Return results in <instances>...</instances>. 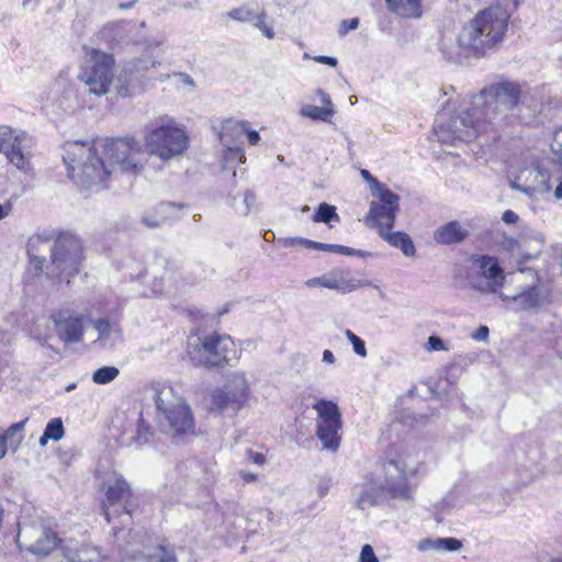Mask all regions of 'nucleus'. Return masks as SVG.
<instances>
[{"mask_svg":"<svg viewBox=\"0 0 562 562\" xmlns=\"http://www.w3.org/2000/svg\"><path fill=\"white\" fill-rule=\"evenodd\" d=\"M521 87L512 81H502L483 89L474 95L471 108L446 121L447 113L436 119L435 134L443 144L479 142L481 147H491L499 137L498 128L510 124L519 108Z\"/></svg>","mask_w":562,"mask_h":562,"instance_id":"obj_1","label":"nucleus"},{"mask_svg":"<svg viewBox=\"0 0 562 562\" xmlns=\"http://www.w3.org/2000/svg\"><path fill=\"white\" fill-rule=\"evenodd\" d=\"M64 150L68 176L83 189L103 188L117 171L137 173L143 169V146L134 137L67 142Z\"/></svg>","mask_w":562,"mask_h":562,"instance_id":"obj_2","label":"nucleus"},{"mask_svg":"<svg viewBox=\"0 0 562 562\" xmlns=\"http://www.w3.org/2000/svg\"><path fill=\"white\" fill-rule=\"evenodd\" d=\"M415 473V467H409L401 458L376 463L372 471L355 484L351 493L352 506L364 510L392 499H408L412 488L407 479Z\"/></svg>","mask_w":562,"mask_h":562,"instance_id":"obj_3","label":"nucleus"},{"mask_svg":"<svg viewBox=\"0 0 562 562\" xmlns=\"http://www.w3.org/2000/svg\"><path fill=\"white\" fill-rule=\"evenodd\" d=\"M509 14L501 5H492L480 11L460 31L457 45L440 43V50L447 60L459 63L461 57H483L504 38Z\"/></svg>","mask_w":562,"mask_h":562,"instance_id":"obj_4","label":"nucleus"},{"mask_svg":"<svg viewBox=\"0 0 562 562\" xmlns=\"http://www.w3.org/2000/svg\"><path fill=\"white\" fill-rule=\"evenodd\" d=\"M27 255L35 270L63 280L78 273L82 246L79 238L69 233L56 239L34 235L27 241Z\"/></svg>","mask_w":562,"mask_h":562,"instance_id":"obj_5","label":"nucleus"},{"mask_svg":"<svg viewBox=\"0 0 562 562\" xmlns=\"http://www.w3.org/2000/svg\"><path fill=\"white\" fill-rule=\"evenodd\" d=\"M155 422L161 434L178 445L195 435L193 413L188 403L172 387H155Z\"/></svg>","mask_w":562,"mask_h":562,"instance_id":"obj_6","label":"nucleus"},{"mask_svg":"<svg viewBox=\"0 0 562 562\" xmlns=\"http://www.w3.org/2000/svg\"><path fill=\"white\" fill-rule=\"evenodd\" d=\"M188 146L186 131L172 119L159 117L146 125L145 148L149 155L168 161L182 155Z\"/></svg>","mask_w":562,"mask_h":562,"instance_id":"obj_7","label":"nucleus"},{"mask_svg":"<svg viewBox=\"0 0 562 562\" xmlns=\"http://www.w3.org/2000/svg\"><path fill=\"white\" fill-rule=\"evenodd\" d=\"M236 352L235 342L229 336L212 333L190 347L189 357L194 366L215 368L236 359Z\"/></svg>","mask_w":562,"mask_h":562,"instance_id":"obj_8","label":"nucleus"},{"mask_svg":"<svg viewBox=\"0 0 562 562\" xmlns=\"http://www.w3.org/2000/svg\"><path fill=\"white\" fill-rule=\"evenodd\" d=\"M105 498L102 502V512L108 522H111L113 517L121 515L130 518L138 506L137 498L135 497L127 481L117 473H113L104 482Z\"/></svg>","mask_w":562,"mask_h":562,"instance_id":"obj_9","label":"nucleus"},{"mask_svg":"<svg viewBox=\"0 0 562 562\" xmlns=\"http://www.w3.org/2000/svg\"><path fill=\"white\" fill-rule=\"evenodd\" d=\"M33 138L26 132L0 125V153L16 169L27 172L31 167Z\"/></svg>","mask_w":562,"mask_h":562,"instance_id":"obj_10","label":"nucleus"},{"mask_svg":"<svg viewBox=\"0 0 562 562\" xmlns=\"http://www.w3.org/2000/svg\"><path fill=\"white\" fill-rule=\"evenodd\" d=\"M114 58L112 55L92 50L90 58L82 69L79 79L89 88V92L102 95L109 91L110 85L113 82Z\"/></svg>","mask_w":562,"mask_h":562,"instance_id":"obj_11","label":"nucleus"},{"mask_svg":"<svg viewBox=\"0 0 562 562\" xmlns=\"http://www.w3.org/2000/svg\"><path fill=\"white\" fill-rule=\"evenodd\" d=\"M317 412V438L323 447L330 451H337L340 445L339 430L341 428V416L336 403L321 400L313 405Z\"/></svg>","mask_w":562,"mask_h":562,"instance_id":"obj_12","label":"nucleus"},{"mask_svg":"<svg viewBox=\"0 0 562 562\" xmlns=\"http://www.w3.org/2000/svg\"><path fill=\"white\" fill-rule=\"evenodd\" d=\"M373 196L375 200L370 204L367 221L372 222L379 232L382 228H393L400 209V196L387 187H380L379 193Z\"/></svg>","mask_w":562,"mask_h":562,"instance_id":"obj_13","label":"nucleus"},{"mask_svg":"<svg viewBox=\"0 0 562 562\" xmlns=\"http://www.w3.org/2000/svg\"><path fill=\"white\" fill-rule=\"evenodd\" d=\"M153 47L154 44H149L147 46L146 54L126 63L123 66L121 72L116 78L115 83V89L120 97H131L133 94L135 83L139 79V74L142 71H147L151 68H156L161 64L158 56L154 55L153 53H149V50Z\"/></svg>","mask_w":562,"mask_h":562,"instance_id":"obj_14","label":"nucleus"},{"mask_svg":"<svg viewBox=\"0 0 562 562\" xmlns=\"http://www.w3.org/2000/svg\"><path fill=\"white\" fill-rule=\"evenodd\" d=\"M18 542L26 551L45 557L57 547L59 539L56 532L44 526L20 524Z\"/></svg>","mask_w":562,"mask_h":562,"instance_id":"obj_15","label":"nucleus"},{"mask_svg":"<svg viewBox=\"0 0 562 562\" xmlns=\"http://www.w3.org/2000/svg\"><path fill=\"white\" fill-rule=\"evenodd\" d=\"M473 263L484 281L473 283V289L481 293H494L499 297V293H505L503 289L506 284V274L499 266L498 259L493 256L482 255L473 258Z\"/></svg>","mask_w":562,"mask_h":562,"instance_id":"obj_16","label":"nucleus"},{"mask_svg":"<svg viewBox=\"0 0 562 562\" xmlns=\"http://www.w3.org/2000/svg\"><path fill=\"white\" fill-rule=\"evenodd\" d=\"M549 295L550 292L547 286L538 282L514 292L499 293V299L508 307L516 311H526L548 303Z\"/></svg>","mask_w":562,"mask_h":562,"instance_id":"obj_17","label":"nucleus"},{"mask_svg":"<svg viewBox=\"0 0 562 562\" xmlns=\"http://www.w3.org/2000/svg\"><path fill=\"white\" fill-rule=\"evenodd\" d=\"M55 331L66 344L81 340L83 335V316L70 308H60L50 314Z\"/></svg>","mask_w":562,"mask_h":562,"instance_id":"obj_18","label":"nucleus"},{"mask_svg":"<svg viewBox=\"0 0 562 562\" xmlns=\"http://www.w3.org/2000/svg\"><path fill=\"white\" fill-rule=\"evenodd\" d=\"M155 266L156 268H164V273L160 277H155L153 292L165 295L176 294L182 286L181 273L176 265L161 258L157 260Z\"/></svg>","mask_w":562,"mask_h":562,"instance_id":"obj_19","label":"nucleus"},{"mask_svg":"<svg viewBox=\"0 0 562 562\" xmlns=\"http://www.w3.org/2000/svg\"><path fill=\"white\" fill-rule=\"evenodd\" d=\"M325 274V288L335 290L341 294L350 293L363 284L353 278H350L349 270L335 268Z\"/></svg>","mask_w":562,"mask_h":562,"instance_id":"obj_20","label":"nucleus"},{"mask_svg":"<svg viewBox=\"0 0 562 562\" xmlns=\"http://www.w3.org/2000/svg\"><path fill=\"white\" fill-rule=\"evenodd\" d=\"M469 235L468 228L458 221H451L439 226L434 232V240L440 245L462 243Z\"/></svg>","mask_w":562,"mask_h":562,"instance_id":"obj_21","label":"nucleus"},{"mask_svg":"<svg viewBox=\"0 0 562 562\" xmlns=\"http://www.w3.org/2000/svg\"><path fill=\"white\" fill-rule=\"evenodd\" d=\"M243 395H234L224 387L215 390L212 394V406L220 413L232 412L236 415L239 409L247 403L241 398Z\"/></svg>","mask_w":562,"mask_h":562,"instance_id":"obj_22","label":"nucleus"},{"mask_svg":"<svg viewBox=\"0 0 562 562\" xmlns=\"http://www.w3.org/2000/svg\"><path fill=\"white\" fill-rule=\"evenodd\" d=\"M181 206L175 203L162 202L154 210L153 213L145 214L142 221L146 226L156 228L170 220L177 218Z\"/></svg>","mask_w":562,"mask_h":562,"instance_id":"obj_23","label":"nucleus"},{"mask_svg":"<svg viewBox=\"0 0 562 562\" xmlns=\"http://www.w3.org/2000/svg\"><path fill=\"white\" fill-rule=\"evenodd\" d=\"M525 173H527L528 177H532L533 182L530 184L515 183L514 188H516L519 191L527 193V194H531L533 192L544 193V192L550 191V189H551L550 177L546 170H542L538 167L528 169L522 172V175L518 178V180H520Z\"/></svg>","mask_w":562,"mask_h":562,"instance_id":"obj_24","label":"nucleus"},{"mask_svg":"<svg viewBox=\"0 0 562 562\" xmlns=\"http://www.w3.org/2000/svg\"><path fill=\"white\" fill-rule=\"evenodd\" d=\"M249 123L246 121H234V120H227L218 134L220 139L222 142H225V137L232 135V136H240L243 134H247L248 142L250 145H256L260 136L257 131H251L248 127Z\"/></svg>","mask_w":562,"mask_h":562,"instance_id":"obj_25","label":"nucleus"},{"mask_svg":"<svg viewBox=\"0 0 562 562\" xmlns=\"http://www.w3.org/2000/svg\"><path fill=\"white\" fill-rule=\"evenodd\" d=\"M93 328L98 331L95 342L103 346H112L116 340L122 339V330L117 324H112L108 318L93 321Z\"/></svg>","mask_w":562,"mask_h":562,"instance_id":"obj_26","label":"nucleus"},{"mask_svg":"<svg viewBox=\"0 0 562 562\" xmlns=\"http://www.w3.org/2000/svg\"><path fill=\"white\" fill-rule=\"evenodd\" d=\"M379 235L392 247L401 249L406 256H414L416 252L414 243L408 234L403 232H392V228H382Z\"/></svg>","mask_w":562,"mask_h":562,"instance_id":"obj_27","label":"nucleus"},{"mask_svg":"<svg viewBox=\"0 0 562 562\" xmlns=\"http://www.w3.org/2000/svg\"><path fill=\"white\" fill-rule=\"evenodd\" d=\"M386 5L400 16L418 18L420 15L419 0H386Z\"/></svg>","mask_w":562,"mask_h":562,"instance_id":"obj_28","label":"nucleus"},{"mask_svg":"<svg viewBox=\"0 0 562 562\" xmlns=\"http://www.w3.org/2000/svg\"><path fill=\"white\" fill-rule=\"evenodd\" d=\"M224 389L226 391H229L231 393H233L236 396L243 395L241 398L245 400L246 402L249 398V384L246 379V375L241 372L232 373L228 376V379L224 385Z\"/></svg>","mask_w":562,"mask_h":562,"instance_id":"obj_29","label":"nucleus"},{"mask_svg":"<svg viewBox=\"0 0 562 562\" xmlns=\"http://www.w3.org/2000/svg\"><path fill=\"white\" fill-rule=\"evenodd\" d=\"M334 109L328 106L304 105L300 109V115L310 117L314 121L330 122L334 115Z\"/></svg>","mask_w":562,"mask_h":562,"instance_id":"obj_30","label":"nucleus"},{"mask_svg":"<svg viewBox=\"0 0 562 562\" xmlns=\"http://www.w3.org/2000/svg\"><path fill=\"white\" fill-rule=\"evenodd\" d=\"M223 143L226 147L224 151V169L235 168L238 164H243L246 160L245 153L240 147L229 146L226 139Z\"/></svg>","mask_w":562,"mask_h":562,"instance_id":"obj_31","label":"nucleus"},{"mask_svg":"<svg viewBox=\"0 0 562 562\" xmlns=\"http://www.w3.org/2000/svg\"><path fill=\"white\" fill-rule=\"evenodd\" d=\"M313 221L316 223L322 222V223L329 224L333 221L338 222L339 215L337 214L335 206H333L326 202H323L318 205L317 211L313 215Z\"/></svg>","mask_w":562,"mask_h":562,"instance_id":"obj_32","label":"nucleus"},{"mask_svg":"<svg viewBox=\"0 0 562 562\" xmlns=\"http://www.w3.org/2000/svg\"><path fill=\"white\" fill-rule=\"evenodd\" d=\"M119 373L120 371L116 367L105 366L93 372L92 381L95 384H106L112 382Z\"/></svg>","mask_w":562,"mask_h":562,"instance_id":"obj_33","label":"nucleus"},{"mask_svg":"<svg viewBox=\"0 0 562 562\" xmlns=\"http://www.w3.org/2000/svg\"><path fill=\"white\" fill-rule=\"evenodd\" d=\"M317 250L329 251V252H335V254L346 255V256H360V257L364 256V252L362 250H358V249L350 248L347 246H341V245H334V244L318 243Z\"/></svg>","mask_w":562,"mask_h":562,"instance_id":"obj_34","label":"nucleus"},{"mask_svg":"<svg viewBox=\"0 0 562 562\" xmlns=\"http://www.w3.org/2000/svg\"><path fill=\"white\" fill-rule=\"evenodd\" d=\"M44 432H45V438H50L54 441L60 440L65 432L61 419H59V418L50 419L47 423V425L44 429Z\"/></svg>","mask_w":562,"mask_h":562,"instance_id":"obj_35","label":"nucleus"},{"mask_svg":"<svg viewBox=\"0 0 562 562\" xmlns=\"http://www.w3.org/2000/svg\"><path fill=\"white\" fill-rule=\"evenodd\" d=\"M227 15L238 22H252L255 12L248 5H243L231 10Z\"/></svg>","mask_w":562,"mask_h":562,"instance_id":"obj_36","label":"nucleus"},{"mask_svg":"<svg viewBox=\"0 0 562 562\" xmlns=\"http://www.w3.org/2000/svg\"><path fill=\"white\" fill-rule=\"evenodd\" d=\"M345 336L352 345V349H353L355 353H357L358 356H360L362 358L367 357L368 352H367L366 344L360 337H358L356 334H353L350 329L345 330Z\"/></svg>","mask_w":562,"mask_h":562,"instance_id":"obj_37","label":"nucleus"},{"mask_svg":"<svg viewBox=\"0 0 562 562\" xmlns=\"http://www.w3.org/2000/svg\"><path fill=\"white\" fill-rule=\"evenodd\" d=\"M251 23H254V25L259 29L261 33L269 40L274 37L272 27L266 23V13L263 11L259 14H255L254 21Z\"/></svg>","mask_w":562,"mask_h":562,"instance_id":"obj_38","label":"nucleus"},{"mask_svg":"<svg viewBox=\"0 0 562 562\" xmlns=\"http://www.w3.org/2000/svg\"><path fill=\"white\" fill-rule=\"evenodd\" d=\"M154 436L151 427L146 424L143 419H140L137 428L136 441L138 445H145L150 441V438Z\"/></svg>","mask_w":562,"mask_h":562,"instance_id":"obj_39","label":"nucleus"},{"mask_svg":"<svg viewBox=\"0 0 562 562\" xmlns=\"http://www.w3.org/2000/svg\"><path fill=\"white\" fill-rule=\"evenodd\" d=\"M283 245L285 247L299 245V246H303L308 249H316V250L318 248V241L310 240V239H306L303 237H293V238L284 239Z\"/></svg>","mask_w":562,"mask_h":562,"instance_id":"obj_40","label":"nucleus"},{"mask_svg":"<svg viewBox=\"0 0 562 562\" xmlns=\"http://www.w3.org/2000/svg\"><path fill=\"white\" fill-rule=\"evenodd\" d=\"M551 149L555 155L559 165L562 167V127L555 132L551 143Z\"/></svg>","mask_w":562,"mask_h":562,"instance_id":"obj_41","label":"nucleus"},{"mask_svg":"<svg viewBox=\"0 0 562 562\" xmlns=\"http://www.w3.org/2000/svg\"><path fill=\"white\" fill-rule=\"evenodd\" d=\"M462 542L456 538H440V552H452L461 549Z\"/></svg>","mask_w":562,"mask_h":562,"instance_id":"obj_42","label":"nucleus"},{"mask_svg":"<svg viewBox=\"0 0 562 562\" xmlns=\"http://www.w3.org/2000/svg\"><path fill=\"white\" fill-rule=\"evenodd\" d=\"M418 550L422 551V552H426V551H430V550H434V551H439L440 550V538H436V539H430V538H427V539H423L418 542V546H417Z\"/></svg>","mask_w":562,"mask_h":562,"instance_id":"obj_43","label":"nucleus"},{"mask_svg":"<svg viewBox=\"0 0 562 562\" xmlns=\"http://www.w3.org/2000/svg\"><path fill=\"white\" fill-rule=\"evenodd\" d=\"M361 177L370 184L372 194L379 193L380 187H386L385 184L378 181L367 169L360 171Z\"/></svg>","mask_w":562,"mask_h":562,"instance_id":"obj_44","label":"nucleus"},{"mask_svg":"<svg viewBox=\"0 0 562 562\" xmlns=\"http://www.w3.org/2000/svg\"><path fill=\"white\" fill-rule=\"evenodd\" d=\"M359 562H379V559L370 544H364L361 548Z\"/></svg>","mask_w":562,"mask_h":562,"instance_id":"obj_45","label":"nucleus"},{"mask_svg":"<svg viewBox=\"0 0 562 562\" xmlns=\"http://www.w3.org/2000/svg\"><path fill=\"white\" fill-rule=\"evenodd\" d=\"M256 193L252 190H247L244 194V204H245V211L244 213L247 215L252 207L256 206Z\"/></svg>","mask_w":562,"mask_h":562,"instance_id":"obj_46","label":"nucleus"},{"mask_svg":"<svg viewBox=\"0 0 562 562\" xmlns=\"http://www.w3.org/2000/svg\"><path fill=\"white\" fill-rule=\"evenodd\" d=\"M427 349L434 351L446 350L443 340L438 336H430L427 341Z\"/></svg>","mask_w":562,"mask_h":562,"instance_id":"obj_47","label":"nucleus"},{"mask_svg":"<svg viewBox=\"0 0 562 562\" xmlns=\"http://www.w3.org/2000/svg\"><path fill=\"white\" fill-rule=\"evenodd\" d=\"M25 423L26 420H21L12 424L3 434V436H7V440L13 438L16 434H20L23 430Z\"/></svg>","mask_w":562,"mask_h":562,"instance_id":"obj_48","label":"nucleus"},{"mask_svg":"<svg viewBox=\"0 0 562 562\" xmlns=\"http://www.w3.org/2000/svg\"><path fill=\"white\" fill-rule=\"evenodd\" d=\"M246 458L249 462L257 464V465H263L266 462V458L260 452H255L252 450L246 451Z\"/></svg>","mask_w":562,"mask_h":562,"instance_id":"obj_49","label":"nucleus"},{"mask_svg":"<svg viewBox=\"0 0 562 562\" xmlns=\"http://www.w3.org/2000/svg\"><path fill=\"white\" fill-rule=\"evenodd\" d=\"M358 26H359V19L358 18H352V19H349V20H344L341 22V29H340L339 32H340V34H346L349 31L356 30Z\"/></svg>","mask_w":562,"mask_h":562,"instance_id":"obj_50","label":"nucleus"},{"mask_svg":"<svg viewBox=\"0 0 562 562\" xmlns=\"http://www.w3.org/2000/svg\"><path fill=\"white\" fill-rule=\"evenodd\" d=\"M488 327L481 325L472 335L471 337L476 341H487L488 339Z\"/></svg>","mask_w":562,"mask_h":562,"instance_id":"obj_51","label":"nucleus"},{"mask_svg":"<svg viewBox=\"0 0 562 562\" xmlns=\"http://www.w3.org/2000/svg\"><path fill=\"white\" fill-rule=\"evenodd\" d=\"M305 285L310 289L325 288V274L316 278H311L305 281Z\"/></svg>","mask_w":562,"mask_h":562,"instance_id":"obj_52","label":"nucleus"},{"mask_svg":"<svg viewBox=\"0 0 562 562\" xmlns=\"http://www.w3.org/2000/svg\"><path fill=\"white\" fill-rule=\"evenodd\" d=\"M313 59L316 61V63H319V64H325V65H328L330 67H335L337 66L338 64V60L337 58L335 57H330V56H322V55H318V56H314Z\"/></svg>","mask_w":562,"mask_h":562,"instance_id":"obj_53","label":"nucleus"},{"mask_svg":"<svg viewBox=\"0 0 562 562\" xmlns=\"http://www.w3.org/2000/svg\"><path fill=\"white\" fill-rule=\"evenodd\" d=\"M12 209L13 206L10 200L0 203V221L8 217L11 214Z\"/></svg>","mask_w":562,"mask_h":562,"instance_id":"obj_54","label":"nucleus"},{"mask_svg":"<svg viewBox=\"0 0 562 562\" xmlns=\"http://www.w3.org/2000/svg\"><path fill=\"white\" fill-rule=\"evenodd\" d=\"M502 220L506 224H515L518 221V215L514 211L507 210L503 213Z\"/></svg>","mask_w":562,"mask_h":562,"instance_id":"obj_55","label":"nucleus"},{"mask_svg":"<svg viewBox=\"0 0 562 562\" xmlns=\"http://www.w3.org/2000/svg\"><path fill=\"white\" fill-rule=\"evenodd\" d=\"M316 93H317V95H319L321 101H322V103H323V106H328V108H330V109H334V104H333V102H331V100H330L329 95H328L324 90L318 89V90L316 91Z\"/></svg>","mask_w":562,"mask_h":562,"instance_id":"obj_56","label":"nucleus"},{"mask_svg":"<svg viewBox=\"0 0 562 562\" xmlns=\"http://www.w3.org/2000/svg\"><path fill=\"white\" fill-rule=\"evenodd\" d=\"M322 361L325 362V363L333 364V363H335L336 358H335L334 353L330 350L326 349V350L323 351Z\"/></svg>","mask_w":562,"mask_h":562,"instance_id":"obj_57","label":"nucleus"},{"mask_svg":"<svg viewBox=\"0 0 562 562\" xmlns=\"http://www.w3.org/2000/svg\"><path fill=\"white\" fill-rule=\"evenodd\" d=\"M239 474L243 477L245 483L255 482L258 479L257 474L250 473V472H246V471H240Z\"/></svg>","mask_w":562,"mask_h":562,"instance_id":"obj_58","label":"nucleus"},{"mask_svg":"<svg viewBox=\"0 0 562 562\" xmlns=\"http://www.w3.org/2000/svg\"><path fill=\"white\" fill-rule=\"evenodd\" d=\"M7 453V436L0 434V459Z\"/></svg>","mask_w":562,"mask_h":562,"instance_id":"obj_59","label":"nucleus"},{"mask_svg":"<svg viewBox=\"0 0 562 562\" xmlns=\"http://www.w3.org/2000/svg\"><path fill=\"white\" fill-rule=\"evenodd\" d=\"M179 76L181 77L182 79V82L184 85H188V86H191V87H194V80L188 75V74H184V72H180Z\"/></svg>","mask_w":562,"mask_h":562,"instance_id":"obj_60","label":"nucleus"},{"mask_svg":"<svg viewBox=\"0 0 562 562\" xmlns=\"http://www.w3.org/2000/svg\"><path fill=\"white\" fill-rule=\"evenodd\" d=\"M328 485L327 484H319L318 487H317V493L318 495L322 497V496H325L327 493H328Z\"/></svg>","mask_w":562,"mask_h":562,"instance_id":"obj_61","label":"nucleus"},{"mask_svg":"<svg viewBox=\"0 0 562 562\" xmlns=\"http://www.w3.org/2000/svg\"><path fill=\"white\" fill-rule=\"evenodd\" d=\"M554 196L557 199H562V175H561V178H560V182H559V184L557 186V188L554 190Z\"/></svg>","mask_w":562,"mask_h":562,"instance_id":"obj_62","label":"nucleus"},{"mask_svg":"<svg viewBox=\"0 0 562 562\" xmlns=\"http://www.w3.org/2000/svg\"><path fill=\"white\" fill-rule=\"evenodd\" d=\"M134 3H135V1H131V2H127V3H120L119 8L123 9V10L130 9V8H132L134 5Z\"/></svg>","mask_w":562,"mask_h":562,"instance_id":"obj_63","label":"nucleus"},{"mask_svg":"<svg viewBox=\"0 0 562 562\" xmlns=\"http://www.w3.org/2000/svg\"><path fill=\"white\" fill-rule=\"evenodd\" d=\"M48 440H52V439L50 438H45V432H43V435L40 438V445L42 447H44L48 442Z\"/></svg>","mask_w":562,"mask_h":562,"instance_id":"obj_64","label":"nucleus"}]
</instances>
